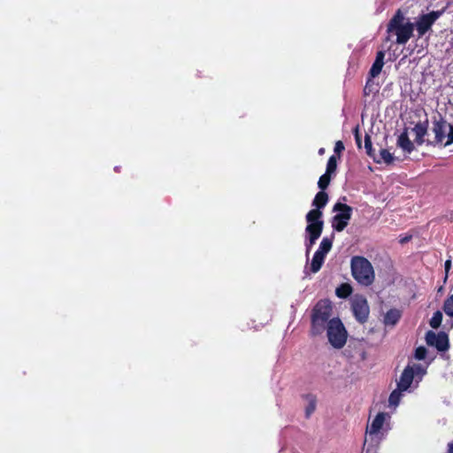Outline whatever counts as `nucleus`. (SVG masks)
<instances>
[{
    "label": "nucleus",
    "mask_w": 453,
    "mask_h": 453,
    "mask_svg": "<svg viewBox=\"0 0 453 453\" xmlns=\"http://www.w3.org/2000/svg\"><path fill=\"white\" fill-rule=\"evenodd\" d=\"M333 313V306L328 299H321L316 303L311 314V330L312 336L322 334L328 326Z\"/></svg>",
    "instance_id": "1"
},
{
    "label": "nucleus",
    "mask_w": 453,
    "mask_h": 453,
    "mask_svg": "<svg viewBox=\"0 0 453 453\" xmlns=\"http://www.w3.org/2000/svg\"><path fill=\"white\" fill-rule=\"evenodd\" d=\"M414 25L397 10L387 26V33L396 36L395 43L404 45L413 35Z\"/></svg>",
    "instance_id": "2"
},
{
    "label": "nucleus",
    "mask_w": 453,
    "mask_h": 453,
    "mask_svg": "<svg viewBox=\"0 0 453 453\" xmlns=\"http://www.w3.org/2000/svg\"><path fill=\"white\" fill-rule=\"evenodd\" d=\"M323 213L318 211H310L306 214V221L308 223L305 231L308 234V241L305 243L306 253L309 254L311 247L316 241L320 237L323 231L324 222L321 220Z\"/></svg>",
    "instance_id": "3"
},
{
    "label": "nucleus",
    "mask_w": 453,
    "mask_h": 453,
    "mask_svg": "<svg viewBox=\"0 0 453 453\" xmlns=\"http://www.w3.org/2000/svg\"><path fill=\"white\" fill-rule=\"evenodd\" d=\"M432 131L434 134V140L432 142L427 140V144L436 145L443 143L446 147L453 143V126L447 123L442 117L440 116L438 119H434Z\"/></svg>",
    "instance_id": "4"
},
{
    "label": "nucleus",
    "mask_w": 453,
    "mask_h": 453,
    "mask_svg": "<svg viewBox=\"0 0 453 453\" xmlns=\"http://www.w3.org/2000/svg\"><path fill=\"white\" fill-rule=\"evenodd\" d=\"M329 343L337 349L344 347L348 339V332L339 318H332L326 327Z\"/></svg>",
    "instance_id": "5"
},
{
    "label": "nucleus",
    "mask_w": 453,
    "mask_h": 453,
    "mask_svg": "<svg viewBox=\"0 0 453 453\" xmlns=\"http://www.w3.org/2000/svg\"><path fill=\"white\" fill-rule=\"evenodd\" d=\"M351 274L361 285L368 286V259L362 256H354L350 261Z\"/></svg>",
    "instance_id": "6"
},
{
    "label": "nucleus",
    "mask_w": 453,
    "mask_h": 453,
    "mask_svg": "<svg viewBox=\"0 0 453 453\" xmlns=\"http://www.w3.org/2000/svg\"><path fill=\"white\" fill-rule=\"evenodd\" d=\"M333 211L338 212L333 218V228L337 232H342L349 224L352 214V208L346 203L337 202L334 205Z\"/></svg>",
    "instance_id": "7"
},
{
    "label": "nucleus",
    "mask_w": 453,
    "mask_h": 453,
    "mask_svg": "<svg viewBox=\"0 0 453 453\" xmlns=\"http://www.w3.org/2000/svg\"><path fill=\"white\" fill-rule=\"evenodd\" d=\"M443 11H433L426 14H422L418 17L416 22V29L418 37L425 35L434 24V22L441 16Z\"/></svg>",
    "instance_id": "8"
},
{
    "label": "nucleus",
    "mask_w": 453,
    "mask_h": 453,
    "mask_svg": "<svg viewBox=\"0 0 453 453\" xmlns=\"http://www.w3.org/2000/svg\"><path fill=\"white\" fill-rule=\"evenodd\" d=\"M351 309L357 320L366 322L368 319V304L365 296L356 294L351 298Z\"/></svg>",
    "instance_id": "9"
},
{
    "label": "nucleus",
    "mask_w": 453,
    "mask_h": 453,
    "mask_svg": "<svg viewBox=\"0 0 453 453\" xmlns=\"http://www.w3.org/2000/svg\"><path fill=\"white\" fill-rule=\"evenodd\" d=\"M426 342L428 346L435 347L438 351L443 352L449 349V342L448 334L445 332L436 334L434 331H427L426 334Z\"/></svg>",
    "instance_id": "10"
},
{
    "label": "nucleus",
    "mask_w": 453,
    "mask_h": 453,
    "mask_svg": "<svg viewBox=\"0 0 453 453\" xmlns=\"http://www.w3.org/2000/svg\"><path fill=\"white\" fill-rule=\"evenodd\" d=\"M374 265L380 273L389 274L393 269V262L387 253L374 257Z\"/></svg>",
    "instance_id": "11"
},
{
    "label": "nucleus",
    "mask_w": 453,
    "mask_h": 453,
    "mask_svg": "<svg viewBox=\"0 0 453 453\" xmlns=\"http://www.w3.org/2000/svg\"><path fill=\"white\" fill-rule=\"evenodd\" d=\"M414 379L415 377L413 371L411 368V365H408L403 371L400 379L397 381V387L400 388V390L406 391L411 388Z\"/></svg>",
    "instance_id": "12"
},
{
    "label": "nucleus",
    "mask_w": 453,
    "mask_h": 453,
    "mask_svg": "<svg viewBox=\"0 0 453 453\" xmlns=\"http://www.w3.org/2000/svg\"><path fill=\"white\" fill-rule=\"evenodd\" d=\"M427 130H428L427 118L424 121H418L412 128V131L415 134L414 142L418 145H422L423 143L426 142V141L425 140V136L427 134Z\"/></svg>",
    "instance_id": "13"
},
{
    "label": "nucleus",
    "mask_w": 453,
    "mask_h": 453,
    "mask_svg": "<svg viewBox=\"0 0 453 453\" xmlns=\"http://www.w3.org/2000/svg\"><path fill=\"white\" fill-rule=\"evenodd\" d=\"M396 145L397 147L401 148L404 153L407 154H411L415 150L413 142H411L409 138L407 127H405L397 137Z\"/></svg>",
    "instance_id": "14"
},
{
    "label": "nucleus",
    "mask_w": 453,
    "mask_h": 453,
    "mask_svg": "<svg viewBox=\"0 0 453 453\" xmlns=\"http://www.w3.org/2000/svg\"><path fill=\"white\" fill-rule=\"evenodd\" d=\"M384 58L385 52L382 50H379L376 54L375 61L373 62L372 67L370 68V77H376L380 73L381 69L384 65Z\"/></svg>",
    "instance_id": "15"
},
{
    "label": "nucleus",
    "mask_w": 453,
    "mask_h": 453,
    "mask_svg": "<svg viewBox=\"0 0 453 453\" xmlns=\"http://www.w3.org/2000/svg\"><path fill=\"white\" fill-rule=\"evenodd\" d=\"M328 202V195L325 191L320 190L318 192L312 201V206L315 207V209H312L311 211H318L319 212H322L321 209L325 208Z\"/></svg>",
    "instance_id": "16"
},
{
    "label": "nucleus",
    "mask_w": 453,
    "mask_h": 453,
    "mask_svg": "<svg viewBox=\"0 0 453 453\" xmlns=\"http://www.w3.org/2000/svg\"><path fill=\"white\" fill-rule=\"evenodd\" d=\"M303 398L307 403L305 406V416L309 418L316 410L317 397L313 394H306L303 395Z\"/></svg>",
    "instance_id": "17"
},
{
    "label": "nucleus",
    "mask_w": 453,
    "mask_h": 453,
    "mask_svg": "<svg viewBox=\"0 0 453 453\" xmlns=\"http://www.w3.org/2000/svg\"><path fill=\"white\" fill-rule=\"evenodd\" d=\"M402 313L397 309H390L384 316V324L387 326H395L400 320Z\"/></svg>",
    "instance_id": "18"
},
{
    "label": "nucleus",
    "mask_w": 453,
    "mask_h": 453,
    "mask_svg": "<svg viewBox=\"0 0 453 453\" xmlns=\"http://www.w3.org/2000/svg\"><path fill=\"white\" fill-rule=\"evenodd\" d=\"M325 258H326V256H324L320 252L316 251L314 253V256H313L311 263V267H310L311 272L313 273H318L321 269V267L324 264Z\"/></svg>",
    "instance_id": "19"
},
{
    "label": "nucleus",
    "mask_w": 453,
    "mask_h": 453,
    "mask_svg": "<svg viewBox=\"0 0 453 453\" xmlns=\"http://www.w3.org/2000/svg\"><path fill=\"white\" fill-rule=\"evenodd\" d=\"M353 288L349 283H342L335 289V295L342 299L348 298L352 294Z\"/></svg>",
    "instance_id": "20"
},
{
    "label": "nucleus",
    "mask_w": 453,
    "mask_h": 453,
    "mask_svg": "<svg viewBox=\"0 0 453 453\" xmlns=\"http://www.w3.org/2000/svg\"><path fill=\"white\" fill-rule=\"evenodd\" d=\"M411 370L413 371L414 377L417 379L416 383L418 384L419 380H422L423 376L426 374V368L420 364H413L411 365Z\"/></svg>",
    "instance_id": "21"
},
{
    "label": "nucleus",
    "mask_w": 453,
    "mask_h": 453,
    "mask_svg": "<svg viewBox=\"0 0 453 453\" xmlns=\"http://www.w3.org/2000/svg\"><path fill=\"white\" fill-rule=\"evenodd\" d=\"M333 245V242L331 239L327 237H324L319 244L318 252H320L324 256H326V254L331 250Z\"/></svg>",
    "instance_id": "22"
},
{
    "label": "nucleus",
    "mask_w": 453,
    "mask_h": 453,
    "mask_svg": "<svg viewBox=\"0 0 453 453\" xmlns=\"http://www.w3.org/2000/svg\"><path fill=\"white\" fill-rule=\"evenodd\" d=\"M403 391L404 390H400V388L398 387L395 390L392 391V393L390 394L389 398H388V403H389L390 406H397L398 405V403L401 400V397H402V393Z\"/></svg>",
    "instance_id": "23"
},
{
    "label": "nucleus",
    "mask_w": 453,
    "mask_h": 453,
    "mask_svg": "<svg viewBox=\"0 0 453 453\" xmlns=\"http://www.w3.org/2000/svg\"><path fill=\"white\" fill-rule=\"evenodd\" d=\"M339 157L336 155H332L327 161L326 173L334 174L337 169V160Z\"/></svg>",
    "instance_id": "24"
},
{
    "label": "nucleus",
    "mask_w": 453,
    "mask_h": 453,
    "mask_svg": "<svg viewBox=\"0 0 453 453\" xmlns=\"http://www.w3.org/2000/svg\"><path fill=\"white\" fill-rule=\"evenodd\" d=\"M441 322H442V313L440 311H436L433 314V317L431 318L429 324L432 328L437 329L438 327L441 326Z\"/></svg>",
    "instance_id": "25"
},
{
    "label": "nucleus",
    "mask_w": 453,
    "mask_h": 453,
    "mask_svg": "<svg viewBox=\"0 0 453 453\" xmlns=\"http://www.w3.org/2000/svg\"><path fill=\"white\" fill-rule=\"evenodd\" d=\"M442 309L446 315L453 318V295L445 299Z\"/></svg>",
    "instance_id": "26"
},
{
    "label": "nucleus",
    "mask_w": 453,
    "mask_h": 453,
    "mask_svg": "<svg viewBox=\"0 0 453 453\" xmlns=\"http://www.w3.org/2000/svg\"><path fill=\"white\" fill-rule=\"evenodd\" d=\"M331 176L332 174L325 173L319 177L318 187L320 188V190L325 191V189L327 188L331 181Z\"/></svg>",
    "instance_id": "27"
},
{
    "label": "nucleus",
    "mask_w": 453,
    "mask_h": 453,
    "mask_svg": "<svg viewBox=\"0 0 453 453\" xmlns=\"http://www.w3.org/2000/svg\"><path fill=\"white\" fill-rule=\"evenodd\" d=\"M380 156L381 161H383L387 165H390L395 161V157L392 153H390L388 150L382 149L380 151Z\"/></svg>",
    "instance_id": "28"
},
{
    "label": "nucleus",
    "mask_w": 453,
    "mask_h": 453,
    "mask_svg": "<svg viewBox=\"0 0 453 453\" xmlns=\"http://www.w3.org/2000/svg\"><path fill=\"white\" fill-rule=\"evenodd\" d=\"M389 415L386 412H380L376 415L375 418L370 425H383L387 418H389Z\"/></svg>",
    "instance_id": "29"
},
{
    "label": "nucleus",
    "mask_w": 453,
    "mask_h": 453,
    "mask_svg": "<svg viewBox=\"0 0 453 453\" xmlns=\"http://www.w3.org/2000/svg\"><path fill=\"white\" fill-rule=\"evenodd\" d=\"M427 350L424 346H419L415 349L414 357L418 360H424L426 357Z\"/></svg>",
    "instance_id": "30"
},
{
    "label": "nucleus",
    "mask_w": 453,
    "mask_h": 453,
    "mask_svg": "<svg viewBox=\"0 0 453 453\" xmlns=\"http://www.w3.org/2000/svg\"><path fill=\"white\" fill-rule=\"evenodd\" d=\"M344 144L342 141H337L335 142V145H334V155H336L337 157H341V154L342 152L344 150Z\"/></svg>",
    "instance_id": "31"
},
{
    "label": "nucleus",
    "mask_w": 453,
    "mask_h": 453,
    "mask_svg": "<svg viewBox=\"0 0 453 453\" xmlns=\"http://www.w3.org/2000/svg\"><path fill=\"white\" fill-rule=\"evenodd\" d=\"M353 132H354L356 144H357L358 149H361V147H362V139H361V134L359 132V126H357L354 128Z\"/></svg>",
    "instance_id": "32"
},
{
    "label": "nucleus",
    "mask_w": 453,
    "mask_h": 453,
    "mask_svg": "<svg viewBox=\"0 0 453 453\" xmlns=\"http://www.w3.org/2000/svg\"><path fill=\"white\" fill-rule=\"evenodd\" d=\"M444 267H445V278H444V281L447 280L448 279V274H449V272L451 268V260L450 259H447L445 261V265H444Z\"/></svg>",
    "instance_id": "33"
},
{
    "label": "nucleus",
    "mask_w": 453,
    "mask_h": 453,
    "mask_svg": "<svg viewBox=\"0 0 453 453\" xmlns=\"http://www.w3.org/2000/svg\"><path fill=\"white\" fill-rule=\"evenodd\" d=\"M411 239H412L411 234H406L404 236L400 235L399 242L401 244H405V243L409 242Z\"/></svg>",
    "instance_id": "34"
},
{
    "label": "nucleus",
    "mask_w": 453,
    "mask_h": 453,
    "mask_svg": "<svg viewBox=\"0 0 453 453\" xmlns=\"http://www.w3.org/2000/svg\"><path fill=\"white\" fill-rule=\"evenodd\" d=\"M369 268H370V285H371L372 283V281L374 280V270H373V267L371 263H370Z\"/></svg>",
    "instance_id": "35"
},
{
    "label": "nucleus",
    "mask_w": 453,
    "mask_h": 453,
    "mask_svg": "<svg viewBox=\"0 0 453 453\" xmlns=\"http://www.w3.org/2000/svg\"><path fill=\"white\" fill-rule=\"evenodd\" d=\"M364 147L366 150V153L368 154V133L365 134L364 137Z\"/></svg>",
    "instance_id": "36"
},
{
    "label": "nucleus",
    "mask_w": 453,
    "mask_h": 453,
    "mask_svg": "<svg viewBox=\"0 0 453 453\" xmlns=\"http://www.w3.org/2000/svg\"><path fill=\"white\" fill-rule=\"evenodd\" d=\"M381 426H371V429L369 431V434L370 435L373 434H376L377 432H379L380 428Z\"/></svg>",
    "instance_id": "37"
},
{
    "label": "nucleus",
    "mask_w": 453,
    "mask_h": 453,
    "mask_svg": "<svg viewBox=\"0 0 453 453\" xmlns=\"http://www.w3.org/2000/svg\"><path fill=\"white\" fill-rule=\"evenodd\" d=\"M448 453H453V441L448 444Z\"/></svg>",
    "instance_id": "38"
},
{
    "label": "nucleus",
    "mask_w": 453,
    "mask_h": 453,
    "mask_svg": "<svg viewBox=\"0 0 453 453\" xmlns=\"http://www.w3.org/2000/svg\"><path fill=\"white\" fill-rule=\"evenodd\" d=\"M365 441H364V446L365 445L366 441H367V437H368V426H365Z\"/></svg>",
    "instance_id": "39"
},
{
    "label": "nucleus",
    "mask_w": 453,
    "mask_h": 453,
    "mask_svg": "<svg viewBox=\"0 0 453 453\" xmlns=\"http://www.w3.org/2000/svg\"><path fill=\"white\" fill-rule=\"evenodd\" d=\"M367 88H368V80L366 81L365 88H364V94H365V96L367 95Z\"/></svg>",
    "instance_id": "40"
},
{
    "label": "nucleus",
    "mask_w": 453,
    "mask_h": 453,
    "mask_svg": "<svg viewBox=\"0 0 453 453\" xmlns=\"http://www.w3.org/2000/svg\"><path fill=\"white\" fill-rule=\"evenodd\" d=\"M324 151H325V150H324L323 148H321V149H319V154H323V153H324Z\"/></svg>",
    "instance_id": "41"
},
{
    "label": "nucleus",
    "mask_w": 453,
    "mask_h": 453,
    "mask_svg": "<svg viewBox=\"0 0 453 453\" xmlns=\"http://www.w3.org/2000/svg\"><path fill=\"white\" fill-rule=\"evenodd\" d=\"M365 112L362 113V123L364 124Z\"/></svg>",
    "instance_id": "42"
},
{
    "label": "nucleus",
    "mask_w": 453,
    "mask_h": 453,
    "mask_svg": "<svg viewBox=\"0 0 453 453\" xmlns=\"http://www.w3.org/2000/svg\"><path fill=\"white\" fill-rule=\"evenodd\" d=\"M369 147H370V152H371L372 151V142H370Z\"/></svg>",
    "instance_id": "43"
},
{
    "label": "nucleus",
    "mask_w": 453,
    "mask_h": 453,
    "mask_svg": "<svg viewBox=\"0 0 453 453\" xmlns=\"http://www.w3.org/2000/svg\"><path fill=\"white\" fill-rule=\"evenodd\" d=\"M365 453H368V451H366Z\"/></svg>",
    "instance_id": "44"
}]
</instances>
